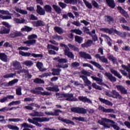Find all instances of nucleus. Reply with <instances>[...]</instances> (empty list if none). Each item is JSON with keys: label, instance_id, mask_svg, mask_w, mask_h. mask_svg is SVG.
<instances>
[{"label": "nucleus", "instance_id": "f257e3e1", "mask_svg": "<svg viewBox=\"0 0 130 130\" xmlns=\"http://www.w3.org/2000/svg\"><path fill=\"white\" fill-rule=\"evenodd\" d=\"M101 31H102L103 32H105L106 33H108L109 34H112V33H113V32H114L115 34H117V35H119V36H120L121 37H125L126 36V32H121L120 31H118L117 30L114 29L112 28L110 29L105 28H101Z\"/></svg>", "mask_w": 130, "mask_h": 130}, {"label": "nucleus", "instance_id": "f03ea898", "mask_svg": "<svg viewBox=\"0 0 130 130\" xmlns=\"http://www.w3.org/2000/svg\"><path fill=\"white\" fill-rule=\"evenodd\" d=\"M60 46L61 47H64L63 51L64 55H66L67 56L69 57V58H72V59H74V58H75V55H74V53L70 51V48H69V47H68L67 45L61 43L60 44Z\"/></svg>", "mask_w": 130, "mask_h": 130}, {"label": "nucleus", "instance_id": "7ed1b4c3", "mask_svg": "<svg viewBox=\"0 0 130 130\" xmlns=\"http://www.w3.org/2000/svg\"><path fill=\"white\" fill-rule=\"evenodd\" d=\"M105 122H111V123H113V124L115 123L114 121L105 118H102L101 120L98 121V123H100L101 125H103L105 128H110V125Z\"/></svg>", "mask_w": 130, "mask_h": 130}, {"label": "nucleus", "instance_id": "20e7f679", "mask_svg": "<svg viewBox=\"0 0 130 130\" xmlns=\"http://www.w3.org/2000/svg\"><path fill=\"white\" fill-rule=\"evenodd\" d=\"M37 38V36L36 35H31L28 36L27 39L28 40L23 42L24 44H26L27 46H31V45H34V44H36V39Z\"/></svg>", "mask_w": 130, "mask_h": 130}, {"label": "nucleus", "instance_id": "39448f33", "mask_svg": "<svg viewBox=\"0 0 130 130\" xmlns=\"http://www.w3.org/2000/svg\"><path fill=\"white\" fill-rule=\"evenodd\" d=\"M34 120V124L37 125V126H39V127H41L42 125L38 122H44V121H49L50 119L49 118L47 117H35L33 118Z\"/></svg>", "mask_w": 130, "mask_h": 130}, {"label": "nucleus", "instance_id": "423d86ee", "mask_svg": "<svg viewBox=\"0 0 130 130\" xmlns=\"http://www.w3.org/2000/svg\"><path fill=\"white\" fill-rule=\"evenodd\" d=\"M71 111L79 114H86L87 113V110L86 109L80 107H73L71 108Z\"/></svg>", "mask_w": 130, "mask_h": 130}, {"label": "nucleus", "instance_id": "0eeeda50", "mask_svg": "<svg viewBox=\"0 0 130 130\" xmlns=\"http://www.w3.org/2000/svg\"><path fill=\"white\" fill-rule=\"evenodd\" d=\"M19 53L20 54V55H22V56H30L31 55L33 56V57H42L43 56V55L41 54H31L29 52H24L22 51H19Z\"/></svg>", "mask_w": 130, "mask_h": 130}, {"label": "nucleus", "instance_id": "6e6552de", "mask_svg": "<svg viewBox=\"0 0 130 130\" xmlns=\"http://www.w3.org/2000/svg\"><path fill=\"white\" fill-rule=\"evenodd\" d=\"M59 112L61 113L62 111L59 109H54L53 111H46L45 114L49 116H58L59 115Z\"/></svg>", "mask_w": 130, "mask_h": 130}, {"label": "nucleus", "instance_id": "1a4fd4ad", "mask_svg": "<svg viewBox=\"0 0 130 130\" xmlns=\"http://www.w3.org/2000/svg\"><path fill=\"white\" fill-rule=\"evenodd\" d=\"M17 73L19 74V75H20L21 73L24 74L23 75V77L26 79H31V78H32V75L29 73L28 70L22 69L20 70V71H18Z\"/></svg>", "mask_w": 130, "mask_h": 130}, {"label": "nucleus", "instance_id": "9d476101", "mask_svg": "<svg viewBox=\"0 0 130 130\" xmlns=\"http://www.w3.org/2000/svg\"><path fill=\"white\" fill-rule=\"evenodd\" d=\"M1 14H3V15H9V16H1L2 19L3 20H10L12 19V14H10V12L8 11L5 10H0Z\"/></svg>", "mask_w": 130, "mask_h": 130}, {"label": "nucleus", "instance_id": "9b49d317", "mask_svg": "<svg viewBox=\"0 0 130 130\" xmlns=\"http://www.w3.org/2000/svg\"><path fill=\"white\" fill-rule=\"evenodd\" d=\"M104 76L105 77H106V78H107V79H108V80H109V81L112 83H114L116 81V78L113 76V75H112V74H111L110 73L106 72L104 74Z\"/></svg>", "mask_w": 130, "mask_h": 130}, {"label": "nucleus", "instance_id": "f8f14e48", "mask_svg": "<svg viewBox=\"0 0 130 130\" xmlns=\"http://www.w3.org/2000/svg\"><path fill=\"white\" fill-rule=\"evenodd\" d=\"M111 93V96L112 98H114L115 99H121L122 98V96L116 90H112Z\"/></svg>", "mask_w": 130, "mask_h": 130}, {"label": "nucleus", "instance_id": "ddd939ff", "mask_svg": "<svg viewBox=\"0 0 130 130\" xmlns=\"http://www.w3.org/2000/svg\"><path fill=\"white\" fill-rule=\"evenodd\" d=\"M79 54L83 58H85L86 59H92L91 55L85 52H80Z\"/></svg>", "mask_w": 130, "mask_h": 130}, {"label": "nucleus", "instance_id": "4468645a", "mask_svg": "<svg viewBox=\"0 0 130 130\" xmlns=\"http://www.w3.org/2000/svg\"><path fill=\"white\" fill-rule=\"evenodd\" d=\"M37 8V12L39 15H40V16H44L45 15V10L41 6L38 5Z\"/></svg>", "mask_w": 130, "mask_h": 130}, {"label": "nucleus", "instance_id": "2eb2a0df", "mask_svg": "<svg viewBox=\"0 0 130 130\" xmlns=\"http://www.w3.org/2000/svg\"><path fill=\"white\" fill-rule=\"evenodd\" d=\"M116 88L118 91H120L122 94H126L127 90L122 85H117Z\"/></svg>", "mask_w": 130, "mask_h": 130}, {"label": "nucleus", "instance_id": "dca6fc26", "mask_svg": "<svg viewBox=\"0 0 130 130\" xmlns=\"http://www.w3.org/2000/svg\"><path fill=\"white\" fill-rule=\"evenodd\" d=\"M21 127H24L23 130H31L29 128H33L34 126L31 124H28L27 123H23V124H21Z\"/></svg>", "mask_w": 130, "mask_h": 130}, {"label": "nucleus", "instance_id": "f3484780", "mask_svg": "<svg viewBox=\"0 0 130 130\" xmlns=\"http://www.w3.org/2000/svg\"><path fill=\"white\" fill-rule=\"evenodd\" d=\"M0 59L4 62H8L9 61V58H8V56L6 55L5 53H0Z\"/></svg>", "mask_w": 130, "mask_h": 130}, {"label": "nucleus", "instance_id": "a211bd4d", "mask_svg": "<svg viewBox=\"0 0 130 130\" xmlns=\"http://www.w3.org/2000/svg\"><path fill=\"white\" fill-rule=\"evenodd\" d=\"M110 72L111 74L114 75V76H115V77H117V78H118V79H121V78H122V76H121L120 74H119V73H118L117 71L111 68L110 69Z\"/></svg>", "mask_w": 130, "mask_h": 130}, {"label": "nucleus", "instance_id": "6ab92c4d", "mask_svg": "<svg viewBox=\"0 0 130 130\" xmlns=\"http://www.w3.org/2000/svg\"><path fill=\"white\" fill-rule=\"evenodd\" d=\"M99 99L100 101L102 102V103H104V104H105L106 105H108V106H112L113 105L112 103L110 102L107 100H105L102 98H99Z\"/></svg>", "mask_w": 130, "mask_h": 130}, {"label": "nucleus", "instance_id": "aec40b11", "mask_svg": "<svg viewBox=\"0 0 130 130\" xmlns=\"http://www.w3.org/2000/svg\"><path fill=\"white\" fill-rule=\"evenodd\" d=\"M46 89L48 90V91H51L52 92H58V91H59V89H58V86L57 85H56L52 87H46Z\"/></svg>", "mask_w": 130, "mask_h": 130}, {"label": "nucleus", "instance_id": "412c9836", "mask_svg": "<svg viewBox=\"0 0 130 130\" xmlns=\"http://www.w3.org/2000/svg\"><path fill=\"white\" fill-rule=\"evenodd\" d=\"M78 99L80 100V101H82V102L87 103H92V101L90 100L89 99L87 98L86 96H79L78 97Z\"/></svg>", "mask_w": 130, "mask_h": 130}, {"label": "nucleus", "instance_id": "4be33fe9", "mask_svg": "<svg viewBox=\"0 0 130 130\" xmlns=\"http://www.w3.org/2000/svg\"><path fill=\"white\" fill-rule=\"evenodd\" d=\"M118 10L120 11V13H121L124 17H125V18H128V14H127V12L124 11L121 7H118Z\"/></svg>", "mask_w": 130, "mask_h": 130}, {"label": "nucleus", "instance_id": "5701e85b", "mask_svg": "<svg viewBox=\"0 0 130 130\" xmlns=\"http://www.w3.org/2000/svg\"><path fill=\"white\" fill-rule=\"evenodd\" d=\"M10 33V29L6 28L4 26H2L0 28V34H9Z\"/></svg>", "mask_w": 130, "mask_h": 130}, {"label": "nucleus", "instance_id": "b1692460", "mask_svg": "<svg viewBox=\"0 0 130 130\" xmlns=\"http://www.w3.org/2000/svg\"><path fill=\"white\" fill-rule=\"evenodd\" d=\"M37 67L38 69L41 71V72H44V71H46V69L43 68V63L41 62H37Z\"/></svg>", "mask_w": 130, "mask_h": 130}, {"label": "nucleus", "instance_id": "393cba45", "mask_svg": "<svg viewBox=\"0 0 130 130\" xmlns=\"http://www.w3.org/2000/svg\"><path fill=\"white\" fill-rule=\"evenodd\" d=\"M22 36V33L20 31H15L10 34V37L11 38H15V37H19Z\"/></svg>", "mask_w": 130, "mask_h": 130}, {"label": "nucleus", "instance_id": "a878e982", "mask_svg": "<svg viewBox=\"0 0 130 130\" xmlns=\"http://www.w3.org/2000/svg\"><path fill=\"white\" fill-rule=\"evenodd\" d=\"M33 25L35 27H39L40 26H44L45 24L43 22V21L39 20L38 21H34L33 22Z\"/></svg>", "mask_w": 130, "mask_h": 130}, {"label": "nucleus", "instance_id": "bb28decb", "mask_svg": "<svg viewBox=\"0 0 130 130\" xmlns=\"http://www.w3.org/2000/svg\"><path fill=\"white\" fill-rule=\"evenodd\" d=\"M107 5L112 9H114L115 7V3H114V0H106Z\"/></svg>", "mask_w": 130, "mask_h": 130}, {"label": "nucleus", "instance_id": "cd10ccee", "mask_svg": "<svg viewBox=\"0 0 130 130\" xmlns=\"http://www.w3.org/2000/svg\"><path fill=\"white\" fill-rule=\"evenodd\" d=\"M13 66L14 68V70H20V69H21V64L18 61H13Z\"/></svg>", "mask_w": 130, "mask_h": 130}, {"label": "nucleus", "instance_id": "c85d7f7f", "mask_svg": "<svg viewBox=\"0 0 130 130\" xmlns=\"http://www.w3.org/2000/svg\"><path fill=\"white\" fill-rule=\"evenodd\" d=\"M15 10L17 12V13H20V14H21L22 15H27L28 14V12H27V11L22 10L18 7H15Z\"/></svg>", "mask_w": 130, "mask_h": 130}, {"label": "nucleus", "instance_id": "c756f323", "mask_svg": "<svg viewBox=\"0 0 130 130\" xmlns=\"http://www.w3.org/2000/svg\"><path fill=\"white\" fill-rule=\"evenodd\" d=\"M96 58H99V59L101 60V61H102V62H107L108 60L104 56H100V55L99 54H96L95 55Z\"/></svg>", "mask_w": 130, "mask_h": 130}, {"label": "nucleus", "instance_id": "7c9ffc66", "mask_svg": "<svg viewBox=\"0 0 130 130\" xmlns=\"http://www.w3.org/2000/svg\"><path fill=\"white\" fill-rule=\"evenodd\" d=\"M73 98H74V94L72 93L65 94V99L68 101H73Z\"/></svg>", "mask_w": 130, "mask_h": 130}, {"label": "nucleus", "instance_id": "2f4dec72", "mask_svg": "<svg viewBox=\"0 0 130 130\" xmlns=\"http://www.w3.org/2000/svg\"><path fill=\"white\" fill-rule=\"evenodd\" d=\"M56 97L58 100H64L66 99L65 94L57 93H56Z\"/></svg>", "mask_w": 130, "mask_h": 130}, {"label": "nucleus", "instance_id": "473e14b6", "mask_svg": "<svg viewBox=\"0 0 130 130\" xmlns=\"http://www.w3.org/2000/svg\"><path fill=\"white\" fill-rule=\"evenodd\" d=\"M58 119L59 120H61V121H63V122H65V123L73 124V125L75 124V123H74V122H72V121H71L70 120H68L66 119H63L61 117L58 118Z\"/></svg>", "mask_w": 130, "mask_h": 130}, {"label": "nucleus", "instance_id": "72a5a7b5", "mask_svg": "<svg viewBox=\"0 0 130 130\" xmlns=\"http://www.w3.org/2000/svg\"><path fill=\"white\" fill-rule=\"evenodd\" d=\"M93 43V41L92 40H88L86 43L82 44L81 45L82 47H89V46H91Z\"/></svg>", "mask_w": 130, "mask_h": 130}, {"label": "nucleus", "instance_id": "f704fd0d", "mask_svg": "<svg viewBox=\"0 0 130 130\" xmlns=\"http://www.w3.org/2000/svg\"><path fill=\"white\" fill-rule=\"evenodd\" d=\"M89 62L90 63H91V64L95 66V67H96V68H98V69H100V70H101L102 71L104 70V69H103V68H102V66H101V65H100L99 63L93 61H90Z\"/></svg>", "mask_w": 130, "mask_h": 130}, {"label": "nucleus", "instance_id": "c9c22d12", "mask_svg": "<svg viewBox=\"0 0 130 130\" xmlns=\"http://www.w3.org/2000/svg\"><path fill=\"white\" fill-rule=\"evenodd\" d=\"M31 116H34V117H36V116H44V113L43 112H36L35 113H30L29 114Z\"/></svg>", "mask_w": 130, "mask_h": 130}, {"label": "nucleus", "instance_id": "e433bc0d", "mask_svg": "<svg viewBox=\"0 0 130 130\" xmlns=\"http://www.w3.org/2000/svg\"><path fill=\"white\" fill-rule=\"evenodd\" d=\"M54 30H55L58 34L61 35L63 33V29L60 27L55 26L54 27Z\"/></svg>", "mask_w": 130, "mask_h": 130}, {"label": "nucleus", "instance_id": "4c0bfd02", "mask_svg": "<svg viewBox=\"0 0 130 130\" xmlns=\"http://www.w3.org/2000/svg\"><path fill=\"white\" fill-rule=\"evenodd\" d=\"M91 79H93L94 81H96V82H98V84L99 85H102V82H103V80L102 78H99L96 77L91 76Z\"/></svg>", "mask_w": 130, "mask_h": 130}, {"label": "nucleus", "instance_id": "58836bf2", "mask_svg": "<svg viewBox=\"0 0 130 130\" xmlns=\"http://www.w3.org/2000/svg\"><path fill=\"white\" fill-rule=\"evenodd\" d=\"M53 9L55 11L57 14H61V8L58 7L57 5H53Z\"/></svg>", "mask_w": 130, "mask_h": 130}, {"label": "nucleus", "instance_id": "ea45409f", "mask_svg": "<svg viewBox=\"0 0 130 130\" xmlns=\"http://www.w3.org/2000/svg\"><path fill=\"white\" fill-rule=\"evenodd\" d=\"M64 3L71 5H77L78 4V0H64Z\"/></svg>", "mask_w": 130, "mask_h": 130}, {"label": "nucleus", "instance_id": "a19ab883", "mask_svg": "<svg viewBox=\"0 0 130 130\" xmlns=\"http://www.w3.org/2000/svg\"><path fill=\"white\" fill-rule=\"evenodd\" d=\"M71 32H72V33H75V34L80 36L83 34V31H82V30H81L80 29H72Z\"/></svg>", "mask_w": 130, "mask_h": 130}, {"label": "nucleus", "instance_id": "79ce46f5", "mask_svg": "<svg viewBox=\"0 0 130 130\" xmlns=\"http://www.w3.org/2000/svg\"><path fill=\"white\" fill-rule=\"evenodd\" d=\"M33 63V62L31 60H26L22 62V64H24V66H26V67H32Z\"/></svg>", "mask_w": 130, "mask_h": 130}, {"label": "nucleus", "instance_id": "37998d69", "mask_svg": "<svg viewBox=\"0 0 130 130\" xmlns=\"http://www.w3.org/2000/svg\"><path fill=\"white\" fill-rule=\"evenodd\" d=\"M60 72H61L60 69H53L52 74L53 76H58L60 74Z\"/></svg>", "mask_w": 130, "mask_h": 130}, {"label": "nucleus", "instance_id": "c03bdc74", "mask_svg": "<svg viewBox=\"0 0 130 130\" xmlns=\"http://www.w3.org/2000/svg\"><path fill=\"white\" fill-rule=\"evenodd\" d=\"M34 82L37 84H44L45 83L44 80L38 78L34 79Z\"/></svg>", "mask_w": 130, "mask_h": 130}, {"label": "nucleus", "instance_id": "a18cd8bd", "mask_svg": "<svg viewBox=\"0 0 130 130\" xmlns=\"http://www.w3.org/2000/svg\"><path fill=\"white\" fill-rule=\"evenodd\" d=\"M32 30H33V28L26 26L21 28V31H26V32H30Z\"/></svg>", "mask_w": 130, "mask_h": 130}, {"label": "nucleus", "instance_id": "49530a36", "mask_svg": "<svg viewBox=\"0 0 130 130\" xmlns=\"http://www.w3.org/2000/svg\"><path fill=\"white\" fill-rule=\"evenodd\" d=\"M68 46L70 49H72V50H74L75 51H79V48H78L75 45H73L71 44H69Z\"/></svg>", "mask_w": 130, "mask_h": 130}, {"label": "nucleus", "instance_id": "de8ad7c7", "mask_svg": "<svg viewBox=\"0 0 130 130\" xmlns=\"http://www.w3.org/2000/svg\"><path fill=\"white\" fill-rule=\"evenodd\" d=\"M44 9L47 13H51V11H52V8L50 5H46Z\"/></svg>", "mask_w": 130, "mask_h": 130}, {"label": "nucleus", "instance_id": "09e8293b", "mask_svg": "<svg viewBox=\"0 0 130 130\" xmlns=\"http://www.w3.org/2000/svg\"><path fill=\"white\" fill-rule=\"evenodd\" d=\"M83 3L85 4L86 8H88V9H92V4L90 3V2L87 1L86 0H83Z\"/></svg>", "mask_w": 130, "mask_h": 130}, {"label": "nucleus", "instance_id": "8fccbe9b", "mask_svg": "<svg viewBox=\"0 0 130 130\" xmlns=\"http://www.w3.org/2000/svg\"><path fill=\"white\" fill-rule=\"evenodd\" d=\"M52 39H55V40H62L63 38L62 37L58 36V35H55L52 37Z\"/></svg>", "mask_w": 130, "mask_h": 130}, {"label": "nucleus", "instance_id": "3c124183", "mask_svg": "<svg viewBox=\"0 0 130 130\" xmlns=\"http://www.w3.org/2000/svg\"><path fill=\"white\" fill-rule=\"evenodd\" d=\"M21 104V101H13L9 104V106H12V105H19Z\"/></svg>", "mask_w": 130, "mask_h": 130}, {"label": "nucleus", "instance_id": "603ef678", "mask_svg": "<svg viewBox=\"0 0 130 130\" xmlns=\"http://www.w3.org/2000/svg\"><path fill=\"white\" fill-rule=\"evenodd\" d=\"M8 127L9 128V129H13V130H19L20 129L19 127L17 126H15L14 125H8Z\"/></svg>", "mask_w": 130, "mask_h": 130}, {"label": "nucleus", "instance_id": "864d4df0", "mask_svg": "<svg viewBox=\"0 0 130 130\" xmlns=\"http://www.w3.org/2000/svg\"><path fill=\"white\" fill-rule=\"evenodd\" d=\"M15 76H16V73H10L4 75L3 77L4 78V79H8V78H13V77H15Z\"/></svg>", "mask_w": 130, "mask_h": 130}, {"label": "nucleus", "instance_id": "5fc2aeb1", "mask_svg": "<svg viewBox=\"0 0 130 130\" xmlns=\"http://www.w3.org/2000/svg\"><path fill=\"white\" fill-rule=\"evenodd\" d=\"M9 121H12L13 122H18V121H23L22 119L20 118H10L8 119Z\"/></svg>", "mask_w": 130, "mask_h": 130}, {"label": "nucleus", "instance_id": "6e6d98bb", "mask_svg": "<svg viewBox=\"0 0 130 130\" xmlns=\"http://www.w3.org/2000/svg\"><path fill=\"white\" fill-rule=\"evenodd\" d=\"M75 41L78 43H82V41H83V38L76 36H75Z\"/></svg>", "mask_w": 130, "mask_h": 130}, {"label": "nucleus", "instance_id": "4d7b16f0", "mask_svg": "<svg viewBox=\"0 0 130 130\" xmlns=\"http://www.w3.org/2000/svg\"><path fill=\"white\" fill-rule=\"evenodd\" d=\"M34 105L33 104H29L28 106H24V109H27V110H33V107Z\"/></svg>", "mask_w": 130, "mask_h": 130}, {"label": "nucleus", "instance_id": "13d9d810", "mask_svg": "<svg viewBox=\"0 0 130 130\" xmlns=\"http://www.w3.org/2000/svg\"><path fill=\"white\" fill-rule=\"evenodd\" d=\"M18 81L19 80H18L17 79H14L11 81H10L8 83V85L9 86H13V85H14V84H16V83H18Z\"/></svg>", "mask_w": 130, "mask_h": 130}, {"label": "nucleus", "instance_id": "bf43d9fd", "mask_svg": "<svg viewBox=\"0 0 130 130\" xmlns=\"http://www.w3.org/2000/svg\"><path fill=\"white\" fill-rule=\"evenodd\" d=\"M92 86L93 88H94V89H96V90H100V91H101V90H102V88H101L99 85H97L95 83H92Z\"/></svg>", "mask_w": 130, "mask_h": 130}, {"label": "nucleus", "instance_id": "052dcab7", "mask_svg": "<svg viewBox=\"0 0 130 130\" xmlns=\"http://www.w3.org/2000/svg\"><path fill=\"white\" fill-rule=\"evenodd\" d=\"M16 94L19 96L22 95V88L21 87H18L16 89Z\"/></svg>", "mask_w": 130, "mask_h": 130}, {"label": "nucleus", "instance_id": "680f3d73", "mask_svg": "<svg viewBox=\"0 0 130 130\" xmlns=\"http://www.w3.org/2000/svg\"><path fill=\"white\" fill-rule=\"evenodd\" d=\"M71 66L72 68H77V67H79L80 66V63L75 61L73 63H72L71 64Z\"/></svg>", "mask_w": 130, "mask_h": 130}, {"label": "nucleus", "instance_id": "e2e57ef3", "mask_svg": "<svg viewBox=\"0 0 130 130\" xmlns=\"http://www.w3.org/2000/svg\"><path fill=\"white\" fill-rule=\"evenodd\" d=\"M91 4H92V6L94 7V8H96V9H99V4H98V3L96 2V1L93 0L91 2Z\"/></svg>", "mask_w": 130, "mask_h": 130}, {"label": "nucleus", "instance_id": "0e129e2a", "mask_svg": "<svg viewBox=\"0 0 130 130\" xmlns=\"http://www.w3.org/2000/svg\"><path fill=\"white\" fill-rule=\"evenodd\" d=\"M73 119H75V120H78V121H85V118L84 117H74Z\"/></svg>", "mask_w": 130, "mask_h": 130}, {"label": "nucleus", "instance_id": "69168bd1", "mask_svg": "<svg viewBox=\"0 0 130 130\" xmlns=\"http://www.w3.org/2000/svg\"><path fill=\"white\" fill-rule=\"evenodd\" d=\"M106 113H115V112L113 109H106L105 112Z\"/></svg>", "mask_w": 130, "mask_h": 130}, {"label": "nucleus", "instance_id": "338daca9", "mask_svg": "<svg viewBox=\"0 0 130 130\" xmlns=\"http://www.w3.org/2000/svg\"><path fill=\"white\" fill-rule=\"evenodd\" d=\"M122 68L126 70L127 72H128V73L130 74V64H128V67H127L125 65H122Z\"/></svg>", "mask_w": 130, "mask_h": 130}, {"label": "nucleus", "instance_id": "774afa93", "mask_svg": "<svg viewBox=\"0 0 130 130\" xmlns=\"http://www.w3.org/2000/svg\"><path fill=\"white\" fill-rule=\"evenodd\" d=\"M109 59L110 60H111V61H113V62H114V63L116 62V59L114 57H113V56H109Z\"/></svg>", "mask_w": 130, "mask_h": 130}]
</instances>
